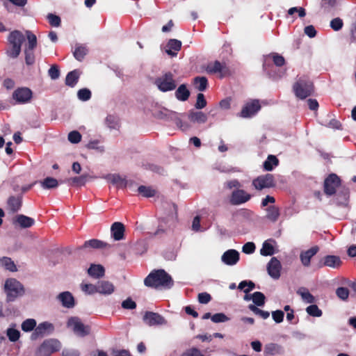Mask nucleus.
Here are the masks:
<instances>
[{
    "instance_id": "052dcab7",
    "label": "nucleus",
    "mask_w": 356,
    "mask_h": 356,
    "mask_svg": "<svg viewBox=\"0 0 356 356\" xmlns=\"http://www.w3.org/2000/svg\"><path fill=\"white\" fill-rule=\"evenodd\" d=\"M68 140L70 143L73 144H76L81 141V135L77 131H70L68 134Z\"/></svg>"
},
{
    "instance_id": "5fc2aeb1",
    "label": "nucleus",
    "mask_w": 356,
    "mask_h": 356,
    "mask_svg": "<svg viewBox=\"0 0 356 356\" xmlns=\"http://www.w3.org/2000/svg\"><path fill=\"white\" fill-rule=\"evenodd\" d=\"M207 106V100L203 93H198L195 107L197 109H202Z\"/></svg>"
},
{
    "instance_id": "3c124183",
    "label": "nucleus",
    "mask_w": 356,
    "mask_h": 356,
    "mask_svg": "<svg viewBox=\"0 0 356 356\" xmlns=\"http://www.w3.org/2000/svg\"><path fill=\"white\" fill-rule=\"evenodd\" d=\"M91 92L88 88L80 89L77 92L78 98L83 102L88 101L91 98Z\"/></svg>"
},
{
    "instance_id": "7c9ffc66",
    "label": "nucleus",
    "mask_w": 356,
    "mask_h": 356,
    "mask_svg": "<svg viewBox=\"0 0 356 356\" xmlns=\"http://www.w3.org/2000/svg\"><path fill=\"white\" fill-rule=\"evenodd\" d=\"M278 165L279 159L275 155L270 154L264 162L263 168L266 171H272Z\"/></svg>"
},
{
    "instance_id": "b1692460",
    "label": "nucleus",
    "mask_w": 356,
    "mask_h": 356,
    "mask_svg": "<svg viewBox=\"0 0 356 356\" xmlns=\"http://www.w3.org/2000/svg\"><path fill=\"white\" fill-rule=\"evenodd\" d=\"M97 293L104 295L111 294L114 291L113 284L108 281H99L97 283Z\"/></svg>"
},
{
    "instance_id": "f704fd0d",
    "label": "nucleus",
    "mask_w": 356,
    "mask_h": 356,
    "mask_svg": "<svg viewBox=\"0 0 356 356\" xmlns=\"http://www.w3.org/2000/svg\"><path fill=\"white\" fill-rule=\"evenodd\" d=\"M297 293L300 295L302 299L307 303L313 304L315 302L314 296L309 293V290L305 287H300L297 291Z\"/></svg>"
},
{
    "instance_id": "4c0bfd02",
    "label": "nucleus",
    "mask_w": 356,
    "mask_h": 356,
    "mask_svg": "<svg viewBox=\"0 0 356 356\" xmlns=\"http://www.w3.org/2000/svg\"><path fill=\"white\" fill-rule=\"evenodd\" d=\"M25 33L28 40V44L26 45L25 49L34 50L37 46L36 35L31 31H26Z\"/></svg>"
},
{
    "instance_id": "79ce46f5",
    "label": "nucleus",
    "mask_w": 356,
    "mask_h": 356,
    "mask_svg": "<svg viewBox=\"0 0 356 356\" xmlns=\"http://www.w3.org/2000/svg\"><path fill=\"white\" fill-rule=\"evenodd\" d=\"M110 179L111 183L115 184L118 187L125 188L127 186V180L119 175H111Z\"/></svg>"
},
{
    "instance_id": "aec40b11",
    "label": "nucleus",
    "mask_w": 356,
    "mask_h": 356,
    "mask_svg": "<svg viewBox=\"0 0 356 356\" xmlns=\"http://www.w3.org/2000/svg\"><path fill=\"white\" fill-rule=\"evenodd\" d=\"M238 260L239 253L235 250H228L222 256V261L227 265H234Z\"/></svg>"
},
{
    "instance_id": "37998d69",
    "label": "nucleus",
    "mask_w": 356,
    "mask_h": 356,
    "mask_svg": "<svg viewBox=\"0 0 356 356\" xmlns=\"http://www.w3.org/2000/svg\"><path fill=\"white\" fill-rule=\"evenodd\" d=\"M260 253L263 256H271L274 254L275 250L273 245L267 241L263 243Z\"/></svg>"
},
{
    "instance_id": "4468645a",
    "label": "nucleus",
    "mask_w": 356,
    "mask_h": 356,
    "mask_svg": "<svg viewBox=\"0 0 356 356\" xmlns=\"http://www.w3.org/2000/svg\"><path fill=\"white\" fill-rule=\"evenodd\" d=\"M282 265L276 257H272L267 266L268 275L273 279L277 280L280 277Z\"/></svg>"
},
{
    "instance_id": "c756f323",
    "label": "nucleus",
    "mask_w": 356,
    "mask_h": 356,
    "mask_svg": "<svg viewBox=\"0 0 356 356\" xmlns=\"http://www.w3.org/2000/svg\"><path fill=\"white\" fill-rule=\"evenodd\" d=\"M264 353L266 356L279 355L282 353V348L277 343H269L265 346Z\"/></svg>"
},
{
    "instance_id": "dca6fc26",
    "label": "nucleus",
    "mask_w": 356,
    "mask_h": 356,
    "mask_svg": "<svg viewBox=\"0 0 356 356\" xmlns=\"http://www.w3.org/2000/svg\"><path fill=\"white\" fill-rule=\"evenodd\" d=\"M319 248L317 245H314L306 251H302L300 254V259L302 264L308 267L311 264V259L318 253Z\"/></svg>"
},
{
    "instance_id": "338daca9",
    "label": "nucleus",
    "mask_w": 356,
    "mask_h": 356,
    "mask_svg": "<svg viewBox=\"0 0 356 356\" xmlns=\"http://www.w3.org/2000/svg\"><path fill=\"white\" fill-rule=\"evenodd\" d=\"M284 313L282 310H276L272 312L273 319L277 323H280L284 320Z\"/></svg>"
},
{
    "instance_id": "f8f14e48",
    "label": "nucleus",
    "mask_w": 356,
    "mask_h": 356,
    "mask_svg": "<svg viewBox=\"0 0 356 356\" xmlns=\"http://www.w3.org/2000/svg\"><path fill=\"white\" fill-rule=\"evenodd\" d=\"M143 319L149 326L163 325L166 323L165 318L161 315L153 312H146Z\"/></svg>"
},
{
    "instance_id": "2eb2a0df",
    "label": "nucleus",
    "mask_w": 356,
    "mask_h": 356,
    "mask_svg": "<svg viewBox=\"0 0 356 356\" xmlns=\"http://www.w3.org/2000/svg\"><path fill=\"white\" fill-rule=\"evenodd\" d=\"M261 106L258 100H254L250 103H248L242 108L240 116L242 118H249L254 115L259 109Z\"/></svg>"
},
{
    "instance_id": "412c9836",
    "label": "nucleus",
    "mask_w": 356,
    "mask_h": 356,
    "mask_svg": "<svg viewBox=\"0 0 356 356\" xmlns=\"http://www.w3.org/2000/svg\"><path fill=\"white\" fill-rule=\"evenodd\" d=\"M7 205L11 213H17L22 206V197L21 195L10 196L7 200Z\"/></svg>"
},
{
    "instance_id": "6e6552de",
    "label": "nucleus",
    "mask_w": 356,
    "mask_h": 356,
    "mask_svg": "<svg viewBox=\"0 0 356 356\" xmlns=\"http://www.w3.org/2000/svg\"><path fill=\"white\" fill-rule=\"evenodd\" d=\"M61 348V344L56 339L44 340L39 348V353L42 356H50L51 354L58 352Z\"/></svg>"
},
{
    "instance_id": "9d476101",
    "label": "nucleus",
    "mask_w": 356,
    "mask_h": 356,
    "mask_svg": "<svg viewBox=\"0 0 356 356\" xmlns=\"http://www.w3.org/2000/svg\"><path fill=\"white\" fill-rule=\"evenodd\" d=\"M32 97L31 90L26 87L17 88L13 93V99L19 104L29 103Z\"/></svg>"
},
{
    "instance_id": "13d9d810",
    "label": "nucleus",
    "mask_w": 356,
    "mask_h": 356,
    "mask_svg": "<svg viewBox=\"0 0 356 356\" xmlns=\"http://www.w3.org/2000/svg\"><path fill=\"white\" fill-rule=\"evenodd\" d=\"M47 19L49 24L52 26L58 27L60 25L61 20L59 16L52 13L47 15Z\"/></svg>"
},
{
    "instance_id": "39448f33",
    "label": "nucleus",
    "mask_w": 356,
    "mask_h": 356,
    "mask_svg": "<svg viewBox=\"0 0 356 356\" xmlns=\"http://www.w3.org/2000/svg\"><path fill=\"white\" fill-rule=\"evenodd\" d=\"M252 185L257 191L264 188H273L276 185L275 177L273 174L267 173L258 176L252 181Z\"/></svg>"
},
{
    "instance_id": "7ed1b4c3",
    "label": "nucleus",
    "mask_w": 356,
    "mask_h": 356,
    "mask_svg": "<svg viewBox=\"0 0 356 356\" xmlns=\"http://www.w3.org/2000/svg\"><path fill=\"white\" fill-rule=\"evenodd\" d=\"M4 289L7 302L14 301L18 296L23 295L24 291L22 284L16 279L10 278L6 281Z\"/></svg>"
},
{
    "instance_id": "6ab92c4d",
    "label": "nucleus",
    "mask_w": 356,
    "mask_h": 356,
    "mask_svg": "<svg viewBox=\"0 0 356 356\" xmlns=\"http://www.w3.org/2000/svg\"><path fill=\"white\" fill-rule=\"evenodd\" d=\"M181 42L179 40L170 39L166 44L165 52L172 57L177 56L178 51L181 48Z\"/></svg>"
},
{
    "instance_id": "ddd939ff",
    "label": "nucleus",
    "mask_w": 356,
    "mask_h": 356,
    "mask_svg": "<svg viewBox=\"0 0 356 356\" xmlns=\"http://www.w3.org/2000/svg\"><path fill=\"white\" fill-rule=\"evenodd\" d=\"M54 325L49 322L40 323L34 330L31 334V339L35 340L39 337L44 336L47 332L49 333L54 330Z\"/></svg>"
},
{
    "instance_id": "0eeeda50",
    "label": "nucleus",
    "mask_w": 356,
    "mask_h": 356,
    "mask_svg": "<svg viewBox=\"0 0 356 356\" xmlns=\"http://www.w3.org/2000/svg\"><path fill=\"white\" fill-rule=\"evenodd\" d=\"M339 177L334 174H330L324 180L323 191L326 195L332 196L337 192V188L341 185Z\"/></svg>"
},
{
    "instance_id": "5701e85b",
    "label": "nucleus",
    "mask_w": 356,
    "mask_h": 356,
    "mask_svg": "<svg viewBox=\"0 0 356 356\" xmlns=\"http://www.w3.org/2000/svg\"><path fill=\"white\" fill-rule=\"evenodd\" d=\"M188 118L193 123L203 124L207 121V115L204 113L193 110L188 112Z\"/></svg>"
},
{
    "instance_id": "ea45409f",
    "label": "nucleus",
    "mask_w": 356,
    "mask_h": 356,
    "mask_svg": "<svg viewBox=\"0 0 356 356\" xmlns=\"http://www.w3.org/2000/svg\"><path fill=\"white\" fill-rule=\"evenodd\" d=\"M252 300L254 305L261 307L265 304L266 297L263 293L256 291L252 294Z\"/></svg>"
},
{
    "instance_id": "49530a36",
    "label": "nucleus",
    "mask_w": 356,
    "mask_h": 356,
    "mask_svg": "<svg viewBox=\"0 0 356 356\" xmlns=\"http://www.w3.org/2000/svg\"><path fill=\"white\" fill-rule=\"evenodd\" d=\"M307 314L314 317H320L322 316V311L316 305L312 304L306 308Z\"/></svg>"
},
{
    "instance_id": "8fccbe9b",
    "label": "nucleus",
    "mask_w": 356,
    "mask_h": 356,
    "mask_svg": "<svg viewBox=\"0 0 356 356\" xmlns=\"http://www.w3.org/2000/svg\"><path fill=\"white\" fill-rule=\"evenodd\" d=\"M6 334L9 340L12 342L17 341L20 337V332L19 330L14 328H8L6 331Z\"/></svg>"
},
{
    "instance_id": "9b49d317",
    "label": "nucleus",
    "mask_w": 356,
    "mask_h": 356,
    "mask_svg": "<svg viewBox=\"0 0 356 356\" xmlns=\"http://www.w3.org/2000/svg\"><path fill=\"white\" fill-rule=\"evenodd\" d=\"M252 195L243 189H236L232 191L229 202L232 205H240L248 202Z\"/></svg>"
},
{
    "instance_id": "a19ab883",
    "label": "nucleus",
    "mask_w": 356,
    "mask_h": 356,
    "mask_svg": "<svg viewBox=\"0 0 356 356\" xmlns=\"http://www.w3.org/2000/svg\"><path fill=\"white\" fill-rule=\"evenodd\" d=\"M138 191L145 197H152L156 194V191L149 186L141 185L138 188Z\"/></svg>"
},
{
    "instance_id": "de8ad7c7",
    "label": "nucleus",
    "mask_w": 356,
    "mask_h": 356,
    "mask_svg": "<svg viewBox=\"0 0 356 356\" xmlns=\"http://www.w3.org/2000/svg\"><path fill=\"white\" fill-rule=\"evenodd\" d=\"M97 284L81 283V289L86 294L92 295L97 293Z\"/></svg>"
},
{
    "instance_id": "cd10ccee",
    "label": "nucleus",
    "mask_w": 356,
    "mask_h": 356,
    "mask_svg": "<svg viewBox=\"0 0 356 356\" xmlns=\"http://www.w3.org/2000/svg\"><path fill=\"white\" fill-rule=\"evenodd\" d=\"M88 275L95 279L104 277L105 273L104 268L100 264H91L88 269Z\"/></svg>"
},
{
    "instance_id": "09e8293b",
    "label": "nucleus",
    "mask_w": 356,
    "mask_h": 356,
    "mask_svg": "<svg viewBox=\"0 0 356 356\" xmlns=\"http://www.w3.org/2000/svg\"><path fill=\"white\" fill-rule=\"evenodd\" d=\"M25 63L27 65H32L35 63V57L34 50L24 49Z\"/></svg>"
},
{
    "instance_id": "f03ea898",
    "label": "nucleus",
    "mask_w": 356,
    "mask_h": 356,
    "mask_svg": "<svg viewBox=\"0 0 356 356\" xmlns=\"http://www.w3.org/2000/svg\"><path fill=\"white\" fill-rule=\"evenodd\" d=\"M313 82L307 76L299 77L293 86L296 96L301 99H306L314 92Z\"/></svg>"
},
{
    "instance_id": "bb28decb",
    "label": "nucleus",
    "mask_w": 356,
    "mask_h": 356,
    "mask_svg": "<svg viewBox=\"0 0 356 356\" xmlns=\"http://www.w3.org/2000/svg\"><path fill=\"white\" fill-rule=\"evenodd\" d=\"M110 245L98 239H90L85 241L83 245L79 248V249L83 248H93V249H102Z\"/></svg>"
},
{
    "instance_id": "603ef678",
    "label": "nucleus",
    "mask_w": 356,
    "mask_h": 356,
    "mask_svg": "<svg viewBox=\"0 0 356 356\" xmlns=\"http://www.w3.org/2000/svg\"><path fill=\"white\" fill-rule=\"evenodd\" d=\"M11 49L7 51V54L9 57L16 58L19 56L21 53L22 47L17 44H10Z\"/></svg>"
},
{
    "instance_id": "4be33fe9",
    "label": "nucleus",
    "mask_w": 356,
    "mask_h": 356,
    "mask_svg": "<svg viewBox=\"0 0 356 356\" xmlns=\"http://www.w3.org/2000/svg\"><path fill=\"white\" fill-rule=\"evenodd\" d=\"M35 223V220L23 214H19L13 220V224L19 225L21 228H29Z\"/></svg>"
},
{
    "instance_id": "f3484780",
    "label": "nucleus",
    "mask_w": 356,
    "mask_h": 356,
    "mask_svg": "<svg viewBox=\"0 0 356 356\" xmlns=\"http://www.w3.org/2000/svg\"><path fill=\"white\" fill-rule=\"evenodd\" d=\"M57 299L61 302L62 305L65 308H73L75 305V300L69 291H64L59 293L57 296Z\"/></svg>"
},
{
    "instance_id": "69168bd1",
    "label": "nucleus",
    "mask_w": 356,
    "mask_h": 356,
    "mask_svg": "<svg viewBox=\"0 0 356 356\" xmlns=\"http://www.w3.org/2000/svg\"><path fill=\"white\" fill-rule=\"evenodd\" d=\"M122 307L125 309H134L136 308V303L130 298L122 302Z\"/></svg>"
},
{
    "instance_id": "a878e982",
    "label": "nucleus",
    "mask_w": 356,
    "mask_h": 356,
    "mask_svg": "<svg viewBox=\"0 0 356 356\" xmlns=\"http://www.w3.org/2000/svg\"><path fill=\"white\" fill-rule=\"evenodd\" d=\"M8 40L10 44H17L22 47L25 40V37L20 31L15 30L10 33Z\"/></svg>"
},
{
    "instance_id": "680f3d73",
    "label": "nucleus",
    "mask_w": 356,
    "mask_h": 356,
    "mask_svg": "<svg viewBox=\"0 0 356 356\" xmlns=\"http://www.w3.org/2000/svg\"><path fill=\"white\" fill-rule=\"evenodd\" d=\"M343 26V20L339 17H336L331 20L330 27L335 31H338L342 29Z\"/></svg>"
},
{
    "instance_id": "e2e57ef3",
    "label": "nucleus",
    "mask_w": 356,
    "mask_h": 356,
    "mask_svg": "<svg viewBox=\"0 0 356 356\" xmlns=\"http://www.w3.org/2000/svg\"><path fill=\"white\" fill-rule=\"evenodd\" d=\"M229 320V318L223 313H217L211 316L213 323H222Z\"/></svg>"
},
{
    "instance_id": "a211bd4d",
    "label": "nucleus",
    "mask_w": 356,
    "mask_h": 356,
    "mask_svg": "<svg viewBox=\"0 0 356 356\" xmlns=\"http://www.w3.org/2000/svg\"><path fill=\"white\" fill-rule=\"evenodd\" d=\"M111 232L112 237L115 241H120L124 237V225L122 222H115L111 227Z\"/></svg>"
},
{
    "instance_id": "473e14b6",
    "label": "nucleus",
    "mask_w": 356,
    "mask_h": 356,
    "mask_svg": "<svg viewBox=\"0 0 356 356\" xmlns=\"http://www.w3.org/2000/svg\"><path fill=\"white\" fill-rule=\"evenodd\" d=\"M80 74L78 70H74L67 73L65 78V84L70 87H74L78 82Z\"/></svg>"
},
{
    "instance_id": "774afa93",
    "label": "nucleus",
    "mask_w": 356,
    "mask_h": 356,
    "mask_svg": "<svg viewBox=\"0 0 356 356\" xmlns=\"http://www.w3.org/2000/svg\"><path fill=\"white\" fill-rule=\"evenodd\" d=\"M256 246L252 242L245 243L242 248V250L245 254H252L255 251Z\"/></svg>"
},
{
    "instance_id": "6e6d98bb",
    "label": "nucleus",
    "mask_w": 356,
    "mask_h": 356,
    "mask_svg": "<svg viewBox=\"0 0 356 356\" xmlns=\"http://www.w3.org/2000/svg\"><path fill=\"white\" fill-rule=\"evenodd\" d=\"M336 294L341 300H346L348 298L349 290L346 287L341 286L337 289Z\"/></svg>"
},
{
    "instance_id": "c85d7f7f",
    "label": "nucleus",
    "mask_w": 356,
    "mask_h": 356,
    "mask_svg": "<svg viewBox=\"0 0 356 356\" xmlns=\"http://www.w3.org/2000/svg\"><path fill=\"white\" fill-rule=\"evenodd\" d=\"M191 92L187 88L186 84L180 85L175 91L176 98L181 102H185L188 99Z\"/></svg>"
},
{
    "instance_id": "2f4dec72",
    "label": "nucleus",
    "mask_w": 356,
    "mask_h": 356,
    "mask_svg": "<svg viewBox=\"0 0 356 356\" xmlns=\"http://www.w3.org/2000/svg\"><path fill=\"white\" fill-rule=\"evenodd\" d=\"M280 216V211L277 207L270 206L266 209V218L271 222H276Z\"/></svg>"
},
{
    "instance_id": "423d86ee",
    "label": "nucleus",
    "mask_w": 356,
    "mask_h": 356,
    "mask_svg": "<svg viewBox=\"0 0 356 356\" xmlns=\"http://www.w3.org/2000/svg\"><path fill=\"white\" fill-rule=\"evenodd\" d=\"M67 325L71 327L76 335L84 337L90 334V327L85 325L79 317H70L67 323Z\"/></svg>"
},
{
    "instance_id": "72a5a7b5",
    "label": "nucleus",
    "mask_w": 356,
    "mask_h": 356,
    "mask_svg": "<svg viewBox=\"0 0 356 356\" xmlns=\"http://www.w3.org/2000/svg\"><path fill=\"white\" fill-rule=\"evenodd\" d=\"M193 83L199 91H204L208 88V80L205 76H196L193 79Z\"/></svg>"
},
{
    "instance_id": "58836bf2",
    "label": "nucleus",
    "mask_w": 356,
    "mask_h": 356,
    "mask_svg": "<svg viewBox=\"0 0 356 356\" xmlns=\"http://www.w3.org/2000/svg\"><path fill=\"white\" fill-rule=\"evenodd\" d=\"M88 175H83L79 177H74L67 180V182L71 186H84L87 181Z\"/></svg>"
},
{
    "instance_id": "bf43d9fd",
    "label": "nucleus",
    "mask_w": 356,
    "mask_h": 356,
    "mask_svg": "<svg viewBox=\"0 0 356 356\" xmlns=\"http://www.w3.org/2000/svg\"><path fill=\"white\" fill-rule=\"evenodd\" d=\"M48 75L53 80L58 79L60 75L58 66L56 65H51L48 70Z\"/></svg>"
},
{
    "instance_id": "0e129e2a",
    "label": "nucleus",
    "mask_w": 356,
    "mask_h": 356,
    "mask_svg": "<svg viewBox=\"0 0 356 356\" xmlns=\"http://www.w3.org/2000/svg\"><path fill=\"white\" fill-rule=\"evenodd\" d=\"M181 356H204L197 348H191L184 351Z\"/></svg>"
},
{
    "instance_id": "f257e3e1",
    "label": "nucleus",
    "mask_w": 356,
    "mask_h": 356,
    "mask_svg": "<svg viewBox=\"0 0 356 356\" xmlns=\"http://www.w3.org/2000/svg\"><path fill=\"white\" fill-rule=\"evenodd\" d=\"M146 286L157 289L160 286L170 289L174 282L171 276L163 269L152 270L144 280Z\"/></svg>"
},
{
    "instance_id": "c03bdc74",
    "label": "nucleus",
    "mask_w": 356,
    "mask_h": 356,
    "mask_svg": "<svg viewBox=\"0 0 356 356\" xmlns=\"http://www.w3.org/2000/svg\"><path fill=\"white\" fill-rule=\"evenodd\" d=\"M87 52H88V50L85 47L77 46V47H76V48L73 52V54H74V58L76 60L81 61L83 59V58L85 57V56L87 54Z\"/></svg>"
},
{
    "instance_id": "e433bc0d",
    "label": "nucleus",
    "mask_w": 356,
    "mask_h": 356,
    "mask_svg": "<svg viewBox=\"0 0 356 356\" xmlns=\"http://www.w3.org/2000/svg\"><path fill=\"white\" fill-rule=\"evenodd\" d=\"M44 189L56 188L58 186V181L56 179L48 177L40 182Z\"/></svg>"
},
{
    "instance_id": "864d4df0",
    "label": "nucleus",
    "mask_w": 356,
    "mask_h": 356,
    "mask_svg": "<svg viewBox=\"0 0 356 356\" xmlns=\"http://www.w3.org/2000/svg\"><path fill=\"white\" fill-rule=\"evenodd\" d=\"M270 56H271L273 61L276 66L282 67L285 65V59L282 56L278 54L277 53H272Z\"/></svg>"
},
{
    "instance_id": "20e7f679",
    "label": "nucleus",
    "mask_w": 356,
    "mask_h": 356,
    "mask_svg": "<svg viewBox=\"0 0 356 356\" xmlns=\"http://www.w3.org/2000/svg\"><path fill=\"white\" fill-rule=\"evenodd\" d=\"M154 83L158 89L163 92L174 90L177 87L174 75L170 72H166L161 76L156 78Z\"/></svg>"
},
{
    "instance_id": "c9c22d12",
    "label": "nucleus",
    "mask_w": 356,
    "mask_h": 356,
    "mask_svg": "<svg viewBox=\"0 0 356 356\" xmlns=\"http://www.w3.org/2000/svg\"><path fill=\"white\" fill-rule=\"evenodd\" d=\"M0 265L10 272H15L17 270L14 261L10 257L0 258Z\"/></svg>"
},
{
    "instance_id": "1a4fd4ad",
    "label": "nucleus",
    "mask_w": 356,
    "mask_h": 356,
    "mask_svg": "<svg viewBox=\"0 0 356 356\" xmlns=\"http://www.w3.org/2000/svg\"><path fill=\"white\" fill-rule=\"evenodd\" d=\"M206 71L210 74H219L220 78L225 77L229 74V70L225 63H220L218 60L209 63L206 67Z\"/></svg>"
},
{
    "instance_id": "a18cd8bd",
    "label": "nucleus",
    "mask_w": 356,
    "mask_h": 356,
    "mask_svg": "<svg viewBox=\"0 0 356 356\" xmlns=\"http://www.w3.org/2000/svg\"><path fill=\"white\" fill-rule=\"evenodd\" d=\"M36 326V321L33 318L25 320L22 324V329L24 332H30L34 330Z\"/></svg>"
},
{
    "instance_id": "4d7b16f0",
    "label": "nucleus",
    "mask_w": 356,
    "mask_h": 356,
    "mask_svg": "<svg viewBox=\"0 0 356 356\" xmlns=\"http://www.w3.org/2000/svg\"><path fill=\"white\" fill-rule=\"evenodd\" d=\"M106 124L110 129H117L118 127V120L114 115H108L106 118Z\"/></svg>"
},
{
    "instance_id": "393cba45",
    "label": "nucleus",
    "mask_w": 356,
    "mask_h": 356,
    "mask_svg": "<svg viewBox=\"0 0 356 356\" xmlns=\"http://www.w3.org/2000/svg\"><path fill=\"white\" fill-rule=\"evenodd\" d=\"M342 264V261L339 256L327 255L323 258L322 266H328L333 268H338Z\"/></svg>"
}]
</instances>
